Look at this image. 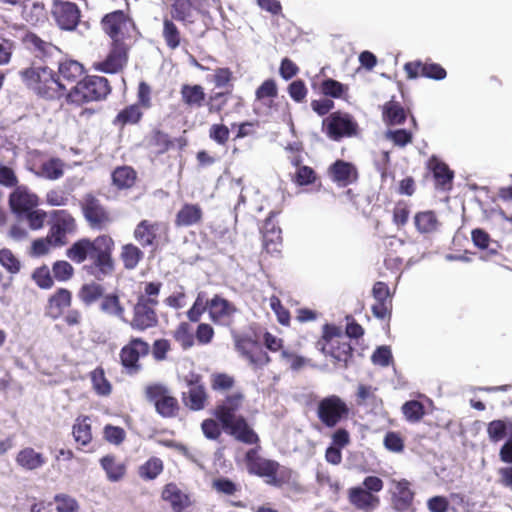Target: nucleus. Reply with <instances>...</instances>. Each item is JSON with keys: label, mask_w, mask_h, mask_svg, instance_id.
<instances>
[{"label": "nucleus", "mask_w": 512, "mask_h": 512, "mask_svg": "<svg viewBox=\"0 0 512 512\" xmlns=\"http://www.w3.org/2000/svg\"><path fill=\"white\" fill-rule=\"evenodd\" d=\"M320 90L323 95L338 99L347 93L348 87L333 78H326L321 82Z\"/></svg>", "instance_id": "52"}, {"label": "nucleus", "mask_w": 512, "mask_h": 512, "mask_svg": "<svg viewBox=\"0 0 512 512\" xmlns=\"http://www.w3.org/2000/svg\"><path fill=\"white\" fill-rule=\"evenodd\" d=\"M100 311L108 316L120 319L126 322L125 307L122 304L117 293L104 294L99 304Z\"/></svg>", "instance_id": "36"}, {"label": "nucleus", "mask_w": 512, "mask_h": 512, "mask_svg": "<svg viewBox=\"0 0 512 512\" xmlns=\"http://www.w3.org/2000/svg\"><path fill=\"white\" fill-rule=\"evenodd\" d=\"M128 60V50L122 40L112 41L111 49L106 58L95 64V69L107 73L116 74L123 69Z\"/></svg>", "instance_id": "17"}, {"label": "nucleus", "mask_w": 512, "mask_h": 512, "mask_svg": "<svg viewBox=\"0 0 512 512\" xmlns=\"http://www.w3.org/2000/svg\"><path fill=\"white\" fill-rule=\"evenodd\" d=\"M316 414L325 427L334 428L349 417L350 408L338 395H329L318 402Z\"/></svg>", "instance_id": "9"}, {"label": "nucleus", "mask_w": 512, "mask_h": 512, "mask_svg": "<svg viewBox=\"0 0 512 512\" xmlns=\"http://www.w3.org/2000/svg\"><path fill=\"white\" fill-rule=\"evenodd\" d=\"M171 351V343L168 339L160 338L154 340L151 346L152 357L157 362L167 359L168 353Z\"/></svg>", "instance_id": "61"}, {"label": "nucleus", "mask_w": 512, "mask_h": 512, "mask_svg": "<svg viewBox=\"0 0 512 512\" xmlns=\"http://www.w3.org/2000/svg\"><path fill=\"white\" fill-rule=\"evenodd\" d=\"M426 168L431 173L437 190L450 191L452 189L454 171L444 161L433 155L428 159Z\"/></svg>", "instance_id": "20"}, {"label": "nucleus", "mask_w": 512, "mask_h": 512, "mask_svg": "<svg viewBox=\"0 0 512 512\" xmlns=\"http://www.w3.org/2000/svg\"><path fill=\"white\" fill-rule=\"evenodd\" d=\"M375 303L371 310L373 315L381 320L390 319L392 314V295L385 282L377 281L372 288Z\"/></svg>", "instance_id": "19"}, {"label": "nucleus", "mask_w": 512, "mask_h": 512, "mask_svg": "<svg viewBox=\"0 0 512 512\" xmlns=\"http://www.w3.org/2000/svg\"><path fill=\"white\" fill-rule=\"evenodd\" d=\"M52 273L56 280L66 282L73 277L74 268L68 261L58 260L52 265Z\"/></svg>", "instance_id": "58"}, {"label": "nucleus", "mask_w": 512, "mask_h": 512, "mask_svg": "<svg viewBox=\"0 0 512 512\" xmlns=\"http://www.w3.org/2000/svg\"><path fill=\"white\" fill-rule=\"evenodd\" d=\"M90 380L95 393L99 396H108L112 391V385L105 376L103 367L98 366L90 372Z\"/></svg>", "instance_id": "46"}, {"label": "nucleus", "mask_w": 512, "mask_h": 512, "mask_svg": "<svg viewBox=\"0 0 512 512\" xmlns=\"http://www.w3.org/2000/svg\"><path fill=\"white\" fill-rule=\"evenodd\" d=\"M203 220V210L199 204L184 203L177 211L174 219L176 227L199 225Z\"/></svg>", "instance_id": "28"}, {"label": "nucleus", "mask_w": 512, "mask_h": 512, "mask_svg": "<svg viewBox=\"0 0 512 512\" xmlns=\"http://www.w3.org/2000/svg\"><path fill=\"white\" fill-rule=\"evenodd\" d=\"M471 241L473 245L479 250H487V255L493 256L498 254V250L494 248H489L490 244L493 242L491 236L487 231L482 228H474L471 231Z\"/></svg>", "instance_id": "49"}, {"label": "nucleus", "mask_w": 512, "mask_h": 512, "mask_svg": "<svg viewBox=\"0 0 512 512\" xmlns=\"http://www.w3.org/2000/svg\"><path fill=\"white\" fill-rule=\"evenodd\" d=\"M80 208L83 218L92 230H105L114 221L110 209L93 193H86L83 196Z\"/></svg>", "instance_id": "8"}, {"label": "nucleus", "mask_w": 512, "mask_h": 512, "mask_svg": "<svg viewBox=\"0 0 512 512\" xmlns=\"http://www.w3.org/2000/svg\"><path fill=\"white\" fill-rule=\"evenodd\" d=\"M133 237L142 248L155 252L161 244L169 242V225L163 221L142 219L133 230Z\"/></svg>", "instance_id": "6"}, {"label": "nucleus", "mask_w": 512, "mask_h": 512, "mask_svg": "<svg viewBox=\"0 0 512 512\" xmlns=\"http://www.w3.org/2000/svg\"><path fill=\"white\" fill-rule=\"evenodd\" d=\"M410 215V207L406 201H398L393 208V222L398 227L407 224Z\"/></svg>", "instance_id": "64"}, {"label": "nucleus", "mask_w": 512, "mask_h": 512, "mask_svg": "<svg viewBox=\"0 0 512 512\" xmlns=\"http://www.w3.org/2000/svg\"><path fill=\"white\" fill-rule=\"evenodd\" d=\"M319 349L322 353L330 356L336 362L342 363L345 367L353 356V348L346 337H338L329 344H321Z\"/></svg>", "instance_id": "26"}, {"label": "nucleus", "mask_w": 512, "mask_h": 512, "mask_svg": "<svg viewBox=\"0 0 512 512\" xmlns=\"http://www.w3.org/2000/svg\"><path fill=\"white\" fill-rule=\"evenodd\" d=\"M127 22V16L123 10H114L105 14L101 19V25L105 33L112 41L120 40L119 35L122 26Z\"/></svg>", "instance_id": "31"}, {"label": "nucleus", "mask_w": 512, "mask_h": 512, "mask_svg": "<svg viewBox=\"0 0 512 512\" xmlns=\"http://www.w3.org/2000/svg\"><path fill=\"white\" fill-rule=\"evenodd\" d=\"M72 304V292L67 288H58L48 297L45 306V314L52 320H57L64 315L65 309Z\"/></svg>", "instance_id": "21"}, {"label": "nucleus", "mask_w": 512, "mask_h": 512, "mask_svg": "<svg viewBox=\"0 0 512 512\" xmlns=\"http://www.w3.org/2000/svg\"><path fill=\"white\" fill-rule=\"evenodd\" d=\"M207 309L209 310V300H205V294L200 292L192 307L187 311V317L191 322L196 323Z\"/></svg>", "instance_id": "56"}, {"label": "nucleus", "mask_w": 512, "mask_h": 512, "mask_svg": "<svg viewBox=\"0 0 512 512\" xmlns=\"http://www.w3.org/2000/svg\"><path fill=\"white\" fill-rule=\"evenodd\" d=\"M99 462L110 482H118L122 480L127 473V466L125 462L119 460L117 456L113 454L103 456Z\"/></svg>", "instance_id": "32"}, {"label": "nucleus", "mask_w": 512, "mask_h": 512, "mask_svg": "<svg viewBox=\"0 0 512 512\" xmlns=\"http://www.w3.org/2000/svg\"><path fill=\"white\" fill-rule=\"evenodd\" d=\"M54 66L58 67L60 77L68 82H75L84 73V66L80 62L64 57Z\"/></svg>", "instance_id": "43"}, {"label": "nucleus", "mask_w": 512, "mask_h": 512, "mask_svg": "<svg viewBox=\"0 0 512 512\" xmlns=\"http://www.w3.org/2000/svg\"><path fill=\"white\" fill-rule=\"evenodd\" d=\"M256 446L249 449L244 456L249 474L265 479L268 485L276 488L293 487L297 484V475L291 468L282 466L276 460L262 457L259 454V443Z\"/></svg>", "instance_id": "3"}, {"label": "nucleus", "mask_w": 512, "mask_h": 512, "mask_svg": "<svg viewBox=\"0 0 512 512\" xmlns=\"http://www.w3.org/2000/svg\"><path fill=\"white\" fill-rule=\"evenodd\" d=\"M263 249L268 254H279L282 247L281 228L268 217L261 229Z\"/></svg>", "instance_id": "23"}, {"label": "nucleus", "mask_w": 512, "mask_h": 512, "mask_svg": "<svg viewBox=\"0 0 512 512\" xmlns=\"http://www.w3.org/2000/svg\"><path fill=\"white\" fill-rule=\"evenodd\" d=\"M157 306L136 300L132 307V317L130 320L126 319V323L132 330L139 332L155 328L159 323Z\"/></svg>", "instance_id": "14"}, {"label": "nucleus", "mask_w": 512, "mask_h": 512, "mask_svg": "<svg viewBox=\"0 0 512 512\" xmlns=\"http://www.w3.org/2000/svg\"><path fill=\"white\" fill-rule=\"evenodd\" d=\"M64 167L65 163L60 158H50L41 164L38 174L48 180H57L64 175Z\"/></svg>", "instance_id": "47"}, {"label": "nucleus", "mask_w": 512, "mask_h": 512, "mask_svg": "<svg viewBox=\"0 0 512 512\" xmlns=\"http://www.w3.org/2000/svg\"><path fill=\"white\" fill-rule=\"evenodd\" d=\"M321 128H359L353 116L347 112L335 111L322 120Z\"/></svg>", "instance_id": "42"}, {"label": "nucleus", "mask_w": 512, "mask_h": 512, "mask_svg": "<svg viewBox=\"0 0 512 512\" xmlns=\"http://www.w3.org/2000/svg\"><path fill=\"white\" fill-rule=\"evenodd\" d=\"M0 263L10 273L15 274L20 271V261L15 257L10 249L0 250Z\"/></svg>", "instance_id": "63"}, {"label": "nucleus", "mask_w": 512, "mask_h": 512, "mask_svg": "<svg viewBox=\"0 0 512 512\" xmlns=\"http://www.w3.org/2000/svg\"><path fill=\"white\" fill-rule=\"evenodd\" d=\"M138 180L137 171L128 165L117 166L111 173V183L118 191L132 189Z\"/></svg>", "instance_id": "30"}, {"label": "nucleus", "mask_w": 512, "mask_h": 512, "mask_svg": "<svg viewBox=\"0 0 512 512\" xmlns=\"http://www.w3.org/2000/svg\"><path fill=\"white\" fill-rule=\"evenodd\" d=\"M161 498L170 504L173 512H185L192 506L190 495L173 482L167 483L163 487Z\"/></svg>", "instance_id": "22"}, {"label": "nucleus", "mask_w": 512, "mask_h": 512, "mask_svg": "<svg viewBox=\"0 0 512 512\" xmlns=\"http://www.w3.org/2000/svg\"><path fill=\"white\" fill-rule=\"evenodd\" d=\"M144 257V251L135 243L129 242L121 246L119 259L125 270H135Z\"/></svg>", "instance_id": "35"}, {"label": "nucleus", "mask_w": 512, "mask_h": 512, "mask_svg": "<svg viewBox=\"0 0 512 512\" xmlns=\"http://www.w3.org/2000/svg\"><path fill=\"white\" fill-rule=\"evenodd\" d=\"M103 438L108 443L119 446L124 442L126 438V432L120 426L107 424L103 428Z\"/></svg>", "instance_id": "59"}, {"label": "nucleus", "mask_w": 512, "mask_h": 512, "mask_svg": "<svg viewBox=\"0 0 512 512\" xmlns=\"http://www.w3.org/2000/svg\"><path fill=\"white\" fill-rule=\"evenodd\" d=\"M111 93V87L106 77L88 75L77 82L67 93V101L81 105L91 101L105 99Z\"/></svg>", "instance_id": "5"}, {"label": "nucleus", "mask_w": 512, "mask_h": 512, "mask_svg": "<svg viewBox=\"0 0 512 512\" xmlns=\"http://www.w3.org/2000/svg\"><path fill=\"white\" fill-rule=\"evenodd\" d=\"M245 396L241 392L227 395L213 410L215 419L208 418L201 423L204 436L210 440L220 438L222 431L236 441L246 445H257L260 437L243 416L237 414L243 407Z\"/></svg>", "instance_id": "1"}, {"label": "nucleus", "mask_w": 512, "mask_h": 512, "mask_svg": "<svg viewBox=\"0 0 512 512\" xmlns=\"http://www.w3.org/2000/svg\"><path fill=\"white\" fill-rule=\"evenodd\" d=\"M402 413L408 421L418 422L425 414V407L420 401L410 400L402 405Z\"/></svg>", "instance_id": "53"}, {"label": "nucleus", "mask_w": 512, "mask_h": 512, "mask_svg": "<svg viewBox=\"0 0 512 512\" xmlns=\"http://www.w3.org/2000/svg\"><path fill=\"white\" fill-rule=\"evenodd\" d=\"M115 241L109 234H99L95 238L82 237L76 240L67 250L66 256L75 264H83L88 275L101 281L115 271L113 253Z\"/></svg>", "instance_id": "2"}, {"label": "nucleus", "mask_w": 512, "mask_h": 512, "mask_svg": "<svg viewBox=\"0 0 512 512\" xmlns=\"http://www.w3.org/2000/svg\"><path fill=\"white\" fill-rule=\"evenodd\" d=\"M51 13L58 27L65 31H74L81 18L80 8L71 1L54 0Z\"/></svg>", "instance_id": "15"}, {"label": "nucleus", "mask_w": 512, "mask_h": 512, "mask_svg": "<svg viewBox=\"0 0 512 512\" xmlns=\"http://www.w3.org/2000/svg\"><path fill=\"white\" fill-rule=\"evenodd\" d=\"M72 436L79 447L88 446L93 440L91 419L87 415H79L72 426Z\"/></svg>", "instance_id": "33"}, {"label": "nucleus", "mask_w": 512, "mask_h": 512, "mask_svg": "<svg viewBox=\"0 0 512 512\" xmlns=\"http://www.w3.org/2000/svg\"><path fill=\"white\" fill-rule=\"evenodd\" d=\"M51 222L49 228L50 239L54 247H61L68 243V235L74 234L77 230L76 219L64 209L53 210L50 214Z\"/></svg>", "instance_id": "11"}, {"label": "nucleus", "mask_w": 512, "mask_h": 512, "mask_svg": "<svg viewBox=\"0 0 512 512\" xmlns=\"http://www.w3.org/2000/svg\"><path fill=\"white\" fill-rule=\"evenodd\" d=\"M15 461L24 470L33 471L45 465L46 457L31 447H25L17 453Z\"/></svg>", "instance_id": "34"}, {"label": "nucleus", "mask_w": 512, "mask_h": 512, "mask_svg": "<svg viewBox=\"0 0 512 512\" xmlns=\"http://www.w3.org/2000/svg\"><path fill=\"white\" fill-rule=\"evenodd\" d=\"M191 0H174L171 5V16L173 19L186 23H193L191 19Z\"/></svg>", "instance_id": "51"}, {"label": "nucleus", "mask_w": 512, "mask_h": 512, "mask_svg": "<svg viewBox=\"0 0 512 512\" xmlns=\"http://www.w3.org/2000/svg\"><path fill=\"white\" fill-rule=\"evenodd\" d=\"M39 198L25 186H17L9 196V206L18 219H22L24 213L36 208Z\"/></svg>", "instance_id": "18"}, {"label": "nucleus", "mask_w": 512, "mask_h": 512, "mask_svg": "<svg viewBox=\"0 0 512 512\" xmlns=\"http://www.w3.org/2000/svg\"><path fill=\"white\" fill-rule=\"evenodd\" d=\"M347 497L349 503L357 510L369 512L376 509L380 504L377 495L366 491L361 486H354L348 489Z\"/></svg>", "instance_id": "25"}, {"label": "nucleus", "mask_w": 512, "mask_h": 512, "mask_svg": "<svg viewBox=\"0 0 512 512\" xmlns=\"http://www.w3.org/2000/svg\"><path fill=\"white\" fill-rule=\"evenodd\" d=\"M142 111L139 104H132L118 112L113 120L114 125H135L142 118Z\"/></svg>", "instance_id": "45"}, {"label": "nucleus", "mask_w": 512, "mask_h": 512, "mask_svg": "<svg viewBox=\"0 0 512 512\" xmlns=\"http://www.w3.org/2000/svg\"><path fill=\"white\" fill-rule=\"evenodd\" d=\"M23 43L27 49L34 53L36 58H39L48 66H54L63 58L64 54L56 45L44 41L35 33H26L23 37Z\"/></svg>", "instance_id": "13"}, {"label": "nucleus", "mask_w": 512, "mask_h": 512, "mask_svg": "<svg viewBox=\"0 0 512 512\" xmlns=\"http://www.w3.org/2000/svg\"><path fill=\"white\" fill-rule=\"evenodd\" d=\"M172 337L183 350H188L194 345V334L190 324L187 322L179 323L172 331Z\"/></svg>", "instance_id": "48"}, {"label": "nucleus", "mask_w": 512, "mask_h": 512, "mask_svg": "<svg viewBox=\"0 0 512 512\" xmlns=\"http://www.w3.org/2000/svg\"><path fill=\"white\" fill-rule=\"evenodd\" d=\"M104 291L105 288L103 285L95 281H91L89 283H84L80 287L77 296L85 306H90L102 299Z\"/></svg>", "instance_id": "41"}, {"label": "nucleus", "mask_w": 512, "mask_h": 512, "mask_svg": "<svg viewBox=\"0 0 512 512\" xmlns=\"http://www.w3.org/2000/svg\"><path fill=\"white\" fill-rule=\"evenodd\" d=\"M146 400L153 404L155 411L163 418H175L180 412L178 399L162 383L148 384L144 389Z\"/></svg>", "instance_id": "7"}, {"label": "nucleus", "mask_w": 512, "mask_h": 512, "mask_svg": "<svg viewBox=\"0 0 512 512\" xmlns=\"http://www.w3.org/2000/svg\"><path fill=\"white\" fill-rule=\"evenodd\" d=\"M150 352V345L141 337H131L129 341L120 349V364L125 373L136 375L142 365L140 359L146 357Z\"/></svg>", "instance_id": "10"}, {"label": "nucleus", "mask_w": 512, "mask_h": 512, "mask_svg": "<svg viewBox=\"0 0 512 512\" xmlns=\"http://www.w3.org/2000/svg\"><path fill=\"white\" fill-rule=\"evenodd\" d=\"M162 288V283L159 281L156 282H146L144 284V292L137 296L138 301H143L145 303H149L152 305H158L159 300L158 296L160 294V290Z\"/></svg>", "instance_id": "54"}, {"label": "nucleus", "mask_w": 512, "mask_h": 512, "mask_svg": "<svg viewBox=\"0 0 512 512\" xmlns=\"http://www.w3.org/2000/svg\"><path fill=\"white\" fill-rule=\"evenodd\" d=\"M382 116L387 125H401L406 120L404 108L396 102L390 101L383 106Z\"/></svg>", "instance_id": "44"}, {"label": "nucleus", "mask_w": 512, "mask_h": 512, "mask_svg": "<svg viewBox=\"0 0 512 512\" xmlns=\"http://www.w3.org/2000/svg\"><path fill=\"white\" fill-rule=\"evenodd\" d=\"M53 500L56 503L57 512H78L80 509L78 501L68 494H56Z\"/></svg>", "instance_id": "55"}, {"label": "nucleus", "mask_w": 512, "mask_h": 512, "mask_svg": "<svg viewBox=\"0 0 512 512\" xmlns=\"http://www.w3.org/2000/svg\"><path fill=\"white\" fill-rule=\"evenodd\" d=\"M421 77L442 81L447 77V71L439 63L425 61L423 62Z\"/></svg>", "instance_id": "57"}, {"label": "nucleus", "mask_w": 512, "mask_h": 512, "mask_svg": "<svg viewBox=\"0 0 512 512\" xmlns=\"http://www.w3.org/2000/svg\"><path fill=\"white\" fill-rule=\"evenodd\" d=\"M508 433V424L503 420H493L487 426V434L491 442L503 440Z\"/></svg>", "instance_id": "60"}, {"label": "nucleus", "mask_w": 512, "mask_h": 512, "mask_svg": "<svg viewBox=\"0 0 512 512\" xmlns=\"http://www.w3.org/2000/svg\"><path fill=\"white\" fill-rule=\"evenodd\" d=\"M234 344L236 350L254 368H263L271 362L268 353L261 347L258 340L248 335H235Z\"/></svg>", "instance_id": "12"}, {"label": "nucleus", "mask_w": 512, "mask_h": 512, "mask_svg": "<svg viewBox=\"0 0 512 512\" xmlns=\"http://www.w3.org/2000/svg\"><path fill=\"white\" fill-rule=\"evenodd\" d=\"M236 311V307L230 301L218 294L209 300V317L214 323L230 319Z\"/></svg>", "instance_id": "29"}, {"label": "nucleus", "mask_w": 512, "mask_h": 512, "mask_svg": "<svg viewBox=\"0 0 512 512\" xmlns=\"http://www.w3.org/2000/svg\"><path fill=\"white\" fill-rule=\"evenodd\" d=\"M415 493L410 489L409 481L402 479L396 483L395 492L391 496L392 508L397 512H414Z\"/></svg>", "instance_id": "24"}, {"label": "nucleus", "mask_w": 512, "mask_h": 512, "mask_svg": "<svg viewBox=\"0 0 512 512\" xmlns=\"http://www.w3.org/2000/svg\"><path fill=\"white\" fill-rule=\"evenodd\" d=\"M414 225L420 234L430 235L438 230L440 221L432 210L419 211L414 215Z\"/></svg>", "instance_id": "38"}, {"label": "nucleus", "mask_w": 512, "mask_h": 512, "mask_svg": "<svg viewBox=\"0 0 512 512\" xmlns=\"http://www.w3.org/2000/svg\"><path fill=\"white\" fill-rule=\"evenodd\" d=\"M180 93L183 103L190 107H201L206 100L204 88L199 84H183Z\"/></svg>", "instance_id": "39"}, {"label": "nucleus", "mask_w": 512, "mask_h": 512, "mask_svg": "<svg viewBox=\"0 0 512 512\" xmlns=\"http://www.w3.org/2000/svg\"><path fill=\"white\" fill-rule=\"evenodd\" d=\"M185 382L189 387L187 392L182 393V401L184 405L192 411H200L206 407L208 401V393L199 374H191L185 378Z\"/></svg>", "instance_id": "16"}, {"label": "nucleus", "mask_w": 512, "mask_h": 512, "mask_svg": "<svg viewBox=\"0 0 512 512\" xmlns=\"http://www.w3.org/2000/svg\"><path fill=\"white\" fill-rule=\"evenodd\" d=\"M164 471V462L157 456L149 457L137 469L138 476L144 481H153Z\"/></svg>", "instance_id": "40"}, {"label": "nucleus", "mask_w": 512, "mask_h": 512, "mask_svg": "<svg viewBox=\"0 0 512 512\" xmlns=\"http://www.w3.org/2000/svg\"><path fill=\"white\" fill-rule=\"evenodd\" d=\"M328 171L331 179L343 187L356 182L358 179L357 168L352 163L344 160H336Z\"/></svg>", "instance_id": "27"}, {"label": "nucleus", "mask_w": 512, "mask_h": 512, "mask_svg": "<svg viewBox=\"0 0 512 512\" xmlns=\"http://www.w3.org/2000/svg\"><path fill=\"white\" fill-rule=\"evenodd\" d=\"M32 278L41 289H50L54 285L53 276H51L50 270L45 265L37 268L33 272Z\"/></svg>", "instance_id": "62"}, {"label": "nucleus", "mask_w": 512, "mask_h": 512, "mask_svg": "<svg viewBox=\"0 0 512 512\" xmlns=\"http://www.w3.org/2000/svg\"><path fill=\"white\" fill-rule=\"evenodd\" d=\"M302 161L301 155H292L290 157V163L297 168L291 180L298 186L311 185L317 180V174L310 166L301 165Z\"/></svg>", "instance_id": "37"}, {"label": "nucleus", "mask_w": 512, "mask_h": 512, "mask_svg": "<svg viewBox=\"0 0 512 512\" xmlns=\"http://www.w3.org/2000/svg\"><path fill=\"white\" fill-rule=\"evenodd\" d=\"M19 74L26 86L41 97L54 99L66 91L60 77L48 65L31 66L21 70Z\"/></svg>", "instance_id": "4"}, {"label": "nucleus", "mask_w": 512, "mask_h": 512, "mask_svg": "<svg viewBox=\"0 0 512 512\" xmlns=\"http://www.w3.org/2000/svg\"><path fill=\"white\" fill-rule=\"evenodd\" d=\"M162 35H163L166 45L170 49L174 50L180 46V43H181L180 31H179L178 27L175 25V23L167 17H165L163 20Z\"/></svg>", "instance_id": "50"}]
</instances>
